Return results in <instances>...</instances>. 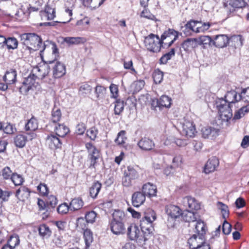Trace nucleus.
Instances as JSON below:
<instances>
[{"label": "nucleus", "mask_w": 249, "mask_h": 249, "mask_svg": "<svg viewBox=\"0 0 249 249\" xmlns=\"http://www.w3.org/2000/svg\"><path fill=\"white\" fill-rule=\"evenodd\" d=\"M20 41L22 45L21 52L25 54L36 51L42 53L47 46L46 43L42 42L40 36L35 33H25L21 35Z\"/></svg>", "instance_id": "nucleus-1"}, {"label": "nucleus", "mask_w": 249, "mask_h": 249, "mask_svg": "<svg viewBox=\"0 0 249 249\" xmlns=\"http://www.w3.org/2000/svg\"><path fill=\"white\" fill-rule=\"evenodd\" d=\"M156 218L155 212L151 209H148L142 213V216L140 222L141 229L142 233L145 234L149 239L153 234L154 230L153 222Z\"/></svg>", "instance_id": "nucleus-2"}, {"label": "nucleus", "mask_w": 249, "mask_h": 249, "mask_svg": "<svg viewBox=\"0 0 249 249\" xmlns=\"http://www.w3.org/2000/svg\"><path fill=\"white\" fill-rule=\"evenodd\" d=\"M214 105L218 111L222 121L228 123L232 117L231 105L223 98H217L215 100Z\"/></svg>", "instance_id": "nucleus-3"}, {"label": "nucleus", "mask_w": 249, "mask_h": 249, "mask_svg": "<svg viewBox=\"0 0 249 249\" xmlns=\"http://www.w3.org/2000/svg\"><path fill=\"white\" fill-rule=\"evenodd\" d=\"M127 236L131 240H135L140 246H143L149 239L145 234L142 233L139 227L135 224L130 225L127 228Z\"/></svg>", "instance_id": "nucleus-4"}, {"label": "nucleus", "mask_w": 249, "mask_h": 249, "mask_svg": "<svg viewBox=\"0 0 249 249\" xmlns=\"http://www.w3.org/2000/svg\"><path fill=\"white\" fill-rule=\"evenodd\" d=\"M211 25L212 24L209 22H204L201 20L191 19L185 24V27L198 34L205 33L209 29Z\"/></svg>", "instance_id": "nucleus-5"}, {"label": "nucleus", "mask_w": 249, "mask_h": 249, "mask_svg": "<svg viewBox=\"0 0 249 249\" xmlns=\"http://www.w3.org/2000/svg\"><path fill=\"white\" fill-rule=\"evenodd\" d=\"M145 45L147 49L153 52H159L162 45V42L158 35L150 34L144 39Z\"/></svg>", "instance_id": "nucleus-6"}, {"label": "nucleus", "mask_w": 249, "mask_h": 249, "mask_svg": "<svg viewBox=\"0 0 249 249\" xmlns=\"http://www.w3.org/2000/svg\"><path fill=\"white\" fill-rule=\"evenodd\" d=\"M180 127L181 134L187 137H193L196 133L193 122L185 118L180 122Z\"/></svg>", "instance_id": "nucleus-7"}, {"label": "nucleus", "mask_w": 249, "mask_h": 249, "mask_svg": "<svg viewBox=\"0 0 249 249\" xmlns=\"http://www.w3.org/2000/svg\"><path fill=\"white\" fill-rule=\"evenodd\" d=\"M86 147L88 151V160L90 161L89 168H95L97 160L100 157L99 151L90 142L86 144Z\"/></svg>", "instance_id": "nucleus-8"}, {"label": "nucleus", "mask_w": 249, "mask_h": 249, "mask_svg": "<svg viewBox=\"0 0 249 249\" xmlns=\"http://www.w3.org/2000/svg\"><path fill=\"white\" fill-rule=\"evenodd\" d=\"M48 62L50 65V69H52L53 78H59L66 74V66L63 63L55 60L49 61Z\"/></svg>", "instance_id": "nucleus-9"}, {"label": "nucleus", "mask_w": 249, "mask_h": 249, "mask_svg": "<svg viewBox=\"0 0 249 249\" xmlns=\"http://www.w3.org/2000/svg\"><path fill=\"white\" fill-rule=\"evenodd\" d=\"M36 136L34 132H30L27 135L19 134L17 135L14 139L15 145L19 148H22L25 145L28 140H32Z\"/></svg>", "instance_id": "nucleus-10"}, {"label": "nucleus", "mask_w": 249, "mask_h": 249, "mask_svg": "<svg viewBox=\"0 0 249 249\" xmlns=\"http://www.w3.org/2000/svg\"><path fill=\"white\" fill-rule=\"evenodd\" d=\"M50 66L47 64H43L34 67L32 72L36 78L40 79L45 78L50 72Z\"/></svg>", "instance_id": "nucleus-11"}, {"label": "nucleus", "mask_w": 249, "mask_h": 249, "mask_svg": "<svg viewBox=\"0 0 249 249\" xmlns=\"http://www.w3.org/2000/svg\"><path fill=\"white\" fill-rule=\"evenodd\" d=\"M178 33L177 31L174 29H169L167 31H165L161 36V40L162 43L163 41L167 39L169 42L168 43V47H170L175 40L178 38Z\"/></svg>", "instance_id": "nucleus-12"}, {"label": "nucleus", "mask_w": 249, "mask_h": 249, "mask_svg": "<svg viewBox=\"0 0 249 249\" xmlns=\"http://www.w3.org/2000/svg\"><path fill=\"white\" fill-rule=\"evenodd\" d=\"M182 205L189 210H197L200 208V206L196 199L189 196H187L182 198L181 200Z\"/></svg>", "instance_id": "nucleus-13"}, {"label": "nucleus", "mask_w": 249, "mask_h": 249, "mask_svg": "<svg viewBox=\"0 0 249 249\" xmlns=\"http://www.w3.org/2000/svg\"><path fill=\"white\" fill-rule=\"evenodd\" d=\"M219 164V160L215 157L209 159L205 164L203 171L206 174H209L214 171Z\"/></svg>", "instance_id": "nucleus-14"}, {"label": "nucleus", "mask_w": 249, "mask_h": 249, "mask_svg": "<svg viewBox=\"0 0 249 249\" xmlns=\"http://www.w3.org/2000/svg\"><path fill=\"white\" fill-rule=\"evenodd\" d=\"M229 42V38L226 35H218L214 36L213 41V45L217 48L226 47Z\"/></svg>", "instance_id": "nucleus-15"}, {"label": "nucleus", "mask_w": 249, "mask_h": 249, "mask_svg": "<svg viewBox=\"0 0 249 249\" xmlns=\"http://www.w3.org/2000/svg\"><path fill=\"white\" fill-rule=\"evenodd\" d=\"M205 243L204 236L196 234H194L188 241V243L191 249H196Z\"/></svg>", "instance_id": "nucleus-16"}, {"label": "nucleus", "mask_w": 249, "mask_h": 249, "mask_svg": "<svg viewBox=\"0 0 249 249\" xmlns=\"http://www.w3.org/2000/svg\"><path fill=\"white\" fill-rule=\"evenodd\" d=\"M109 226L111 231L114 234L119 235L124 233V223H123V222L111 220Z\"/></svg>", "instance_id": "nucleus-17"}, {"label": "nucleus", "mask_w": 249, "mask_h": 249, "mask_svg": "<svg viewBox=\"0 0 249 249\" xmlns=\"http://www.w3.org/2000/svg\"><path fill=\"white\" fill-rule=\"evenodd\" d=\"M138 145L142 150L149 151L155 146L154 142L152 140L147 137L142 138L138 142Z\"/></svg>", "instance_id": "nucleus-18"}, {"label": "nucleus", "mask_w": 249, "mask_h": 249, "mask_svg": "<svg viewBox=\"0 0 249 249\" xmlns=\"http://www.w3.org/2000/svg\"><path fill=\"white\" fill-rule=\"evenodd\" d=\"M132 204L134 207H138L142 205L145 200V196L141 192H136L132 196Z\"/></svg>", "instance_id": "nucleus-19"}, {"label": "nucleus", "mask_w": 249, "mask_h": 249, "mask_svg": "<svg viewBox=\"0 0 249 249\" xmlns=\"http://www.w3.org/2000/svg\"><path fill=\"white\" fill-rule=\"evenodd\" d=\"M166 213L170 218L173 219L179 217L182 213L178 207L173 205H168L166 207Z\"/></svg>", "instance_id": "nucleus-20"}, {"label": "nucleus", "mask_w": 249, "mask_h": 249, "mask_svg": "<svg viewBox=\"0 0 249 249\" xmlns=\"http://www.w3.org/2000/svg\"><path fill=\"white\" fill-rule=\"evenodd\" d=\"M201 132L202 137L205 139H213L219 134V129L212 127H204Z\"/></svg>", "instance_id": "nucleus-21"}, {"label": "nucleus", "mask_w": 249, "mask_h": 249, "mask_svg": "<svg viewBox=\"0 0 249 249\" xmlns=\"http://www.w3.org/2000/svg\"><path fill=\"white\" fill-rule=\"evenodd\" d=\"M157 190L156 186L149 182L143 184L142 187V193L149 197L156 196Z\"/></svg>", "instance_id": "nucleus-22"}, {"label": "nucleus", "mask_w": 249, "mask_h": 249, "mask_svg": "<svg viewBox=\"0 0 249 249\" xmlns=\"http://www.w3.org/2000/svg\"><path fill=\"white\" fill-rule=\"evenodd\" d=\"M223 98L231 105L236 102L242 100V95L240 93L238 95L237 93L233 90L228 91Z\"/></svg>", "instance_id": "nucleus-23"}, {"label": "nucleus", "mask_w": 249, "mask_h": 249, "mask_svg": "<svg viewBox=\"0 0 249 249\" xmlns=\"http://www.w3.org/2000/svg\"><path fill=\"white\" fill-rule=\"evenodd\" d=\"M47 142L49 147L52 149L60 148L62 146L61 140L54 135L48 136L46 139Z\"/></svg>", "instance_id": "nucleus-24"}, {"label": "nucleus", "mask_w": 249, "mask_h": 249, "mask_svg": "<svg viewBox=\"0 0 249 249\" xmlns=\"http://www.w3.org/2000/svg\"><path fill=\"white\" fill-rule=\"evenodd\" d=\"M52 126L56 135L59 137H64L69 132V128L64 124H57Z\"/></svg>", "instance_id": "nucleus-25"}, {"label": "nucleus", "mask_w": 249, "mask_h": 249, "mask_svg": "<svg viewBox=\"0 0 249 249\" xmlns=\"http://www.w3.org/2000/svg\"><path fill=\"white\" fill-rule=\"evenodd\" d=\"M17 71L15 70L10 69L6 71L3 77V81L7 84H12L16 81Z\"/></svg>", "instance_id": "nucleus-26"}, {"label": "nucleus", "mask_w": 249, "mask_h": 249, "mask_svg": "<svg viewBox=\"0 0 249 249\" xmlns=\"http://www.w3.org/2000/svg\"><path fill=\"white\" fill-rule=\"evenodd\" d=\"M30 195V191L29 189L25 186L20 187L17 190L16 193V196L22 201L28 199Z\"/></svg>", "instance_id": "nucleus-27"}, {"label": "nucleus", "mask_w": 249, "mask_h": 249, "mask_svg": "<svg viewBox=\"0 0 249 249\" xmlns=\"http://www.w3.org/2000/svg\"><path fill=\"white\" fill-rule=\"evenodd\" d=\"M197 42L196 38H187L182 42L181 47L184 51H188L196 48L197 46Z\"/></svg>", "instance_id": "nucleus-28"}, {"label": "nucleus", "mask_w": 249, "mask_h": 249, "mask_svg": "<svg viewBox=\"0 0 249 249\" xmlns=\"http://www.w3.org/2000/svg\"><path fill=\"white\" fill-rule=\"evenodd\" d=\"M243 39L241 35L233 36L229 38L228 44L234 48H240L243 45Z\"/></svg>", "instance_id": "nucleus-29"}, {"label": "nucleus", "mask_w": 249, "mask_h": 249, "mask_svg": "<svg viewBox=\"0 0 249 249\" xmlns=\"http://www.w3.org/2000/svg\"><path fill=\"white\" fill-rule=\"evenodd\" d=\"M111 220L124 223L126 220L125 214L123 211L115 210L112 213V219Z\"/></svg>", "instance_id": "nucleus-30"}, {"label": "nucleus", "mask_w": 249, "mask_h": 249, "mask_svg": "<svg viewBox=\"0 0 249 249\" xmlns=\"http://www.w3.org/2000/svg\"><path fill=\"white\" fill-rule=\"evenodd\" d=\"M61 117V113L60 109L59 108H54L53 109L52 112V119L49 123V124L47 125V127L52 126L55 124H57V123L59 122Z\"/></svg>", "instance_id": "nucleus-31"}, {"label": "nucleus", "mask_w": 249, "mask_h": 249, "mask_svg": "<svg viewBox=\"0 0 249 249\" xmlns=\"http://www.w3.org/2000/svg\"><path fill=\"white\" fill-rule=\"evenodd\" d=\"M83 205L84 202L81 198H74L70 203V211H78L81 209Z\"/></svg>", "instance_id": "nucleus-32"}, {"label": "nucleus", "mask_w": 249, "mask_h": 249, "mask_svg": "<svg viewBox=\"0 0 249 249\" xmlns=\"http://www.w3.org/2000/svg\"><path fill=\"white\" fill-rule=\"evenodd\" d=\"M63 41L69 45H77L84 43L86 41V39L81 37H66L63 38Z\"/></svg>", "instance_id": "nucleus-33"}, {"label": "nucleus", "mask_w": 249, "mask_h": 249, "mask_svg": "<svg viewBox=\"0 0 249 249\" xmlns=\"http://www.w3.org/2000/svg\"><path fill=\"white\" fill-rule=\"evenodd\" d=\"M192 211L187 210L181 213V216L185 222L190 223L196 221L195 214Z\"/></svg>", "instance_id": "nucleus-34"}, {"label": "nucleus", "mask_w": 249, "mask_h": 249, "mask_svg": "<svg viewBox=\"0 0 249 249\" xmlns=\"http://www.w3.org/2000/svg\"><path fill=\"white\" fill-rule=\"evenodd\" d=\"M38 230L39 235L43 238H49L52 234V231L49 227L45 224L40 225Z\"/></svg>", "instance_id": "nucleus-35"}, {"label": "nucleus", "mask_w": 249, "mask_h": 249, "mask_svg": "<svg viewBox=\"0 0 249 249\" xmlns=\"http://www.w3.org/2000/svg\"><path fill=\"white\" fill-rule=\"evenodd\" d=\"M38 127L37 120L35 117H32L26 124L25 128L26 131H31L34 132Z\"/></svg>", "instance_id": "nucleus-36"}, {"label": "nucleus", "mask_w": 249, "mask_h": 249, "mask_svg": "<svg viewBox=\"0 0 249 249\" xmlns=\"http://www.w3.org/2000/svg\"><path fill=\"white\" fill-rule=\"evenodd\" d=\"M195 224V228L197 232V235L204 236V234L206 232V225L204 222L201 220H196Z\"/></svg>", "instance_id": "nucleus-37"}, {"label": "nucleus", "mask_w": 249, "mask_h": 249, "mask_svg": "<svg viewBox=\"0 0 249 249\" xmlns=\"http://www.w3.org/2000/svg\"><path fill=\"white\" fill-rule=\"evenodd\" d=\"M102 184L98 181H96L92 185L89 189L90 196L93 198H95L97 196L99 191L101 190Z\"/></svg>", "instance_id": "nucleus-38"}, {"label": "nucleus", "mask_w": 249, "mask_h": 249, "mask_svg": "<svg viewBox=\"0 0 249 249\" xmlns=\"http://www.w3.org/2000/svg\"><path fill=\"white\" fill-rule=\"evenodd\" d=\"M157 104L160 107H169L171 104V99L166 95H162L158 100Z\"/></svg>", "instance_id": "nucleus-39"}, {"label": "nucleus", "mask_w": 249, "mask_h": 249, "mask_svg": "<svg viewBox=\"0 0 249 249\" xmlns=\"http://www.w3.org/2000/svg\"><path fill=\"white\" fill-rule=\"evenodd\" d=\"M18 45V41L15 37H8L6 38L5 46L8 50L16 49Z\"/></svg>", "instance_id": "nucleus-40"}, {"label": "nucleus", "mask_w": 249, "mask_h": 249, "mask_svg": "<svg viewBox=\"0 0 249 249\" xmlns=\"http://www.w3.org/2000/svg\"><path fill=\"white\" fill-rule=\"evenodd\" d=\"M217 207L221 211L223 218L226 219L229 216V211L227 205L221 202L217 203Z\"/></svg>", "instance_id": "nucleus-41"}, {"label": "nucleus", "mask_w": 249, "mask_h": 249, "mask_svg": "<svg viewBox=\"0 0 249 249\" xmlns=\"http://www.w3.org/2000/svg\"><path fill=\"white\" fill-rule=\"evenodd\" d=\"M19 236L17 234H13L10 236L7 244L14 249L19 245Z\"/></svg>", "instance_id": "nucleus-42"}, {"label": "nucleus", "mask_w": 249, "mask_h": 249, "mask_svg": "<svg viewBox=\"0 0 249 249\" xmlns=\"http://www.w3.org/2000/svg\"><path fill=\"white\" fill-rule=\"evenodd\" d=\"M55 12L54 8L51 7L50 5H47L45 8L44 14L45 16L47 17L48 20L53 19L55 17Z\"/></svg>", "instance_id": "nucleus-43"}, {"label": "nucleus", "mask_w": 249, "mask_h": 249, "mask_svg": "<svg viewBox=\"0 0 249 249\" xmlns=\"http://www.w3.org/2000/svg\"><path fill=\"white\" fill-rule=\"evenodd\" d=\"M175 54V50L174 48L171 49L170 51L165 54H164L160 59V63L165 64H166L168 60H170L171 58Z\"/></svg>", "instance_id": "nucleus-44"}, {"label": "nucleus", "mask_w": 249, "mask_h": 249, "mask_svg": "<svg viewBox=\"0 0 249 249\" xmlns=\"http://www.w3.org/2000/svg\"><path fill=\"white\" fill-rule=\"evenodd\" d=\"M249 111V106L243 107L241 108L239 110L235 112L233 117V120H238L241 118L245 115V113Z\"/></svg>", "instance_id": "nucleus-45"}, {"label": "nucleus", "mask_w": 249, "mask_h": 249, "mask_svg": "<svg viewBox=\"0 0 249 249\" xmlns=\"http://www.w3.org/2000/svg\"><path fill=\"white\" fill-rule=\"evenodd\" d=\"M84 231V237L86 246L87 247H89L93 240L92 234L90 231L88 229Z\"/></svg>", "instance_id": "nucleus-46"}, {"label": "nucleus", "mask_w": 249, "mask_h": 249, "mask_svg": "<svg viewBox=\"0 0 249 249\" xmlns=\"http://www.w3.org/2000/svg\"><path fill=\"white\" fill-rule=\"evenodd\" d=\"M106 89L100 85H98L95 89V93L98 99L103 98L106 93Z\"/></svg>", "instance_id": "nucleus-47"}, {"label": "nucleus", "mask_w": 249, "mask_h": 249, "mask_svg": "<svg viewBox=\"0 0 249 249\" xmlns=\"http://www.w3.org/2000/svg\"><path fill=\"white\" fill-rule=\"evenodd\" d=\"M11 179L16 186L21 185L24 181V179L22 176L17 173L12 174Z\"/></svg>", "instance_id": "nucleus-48"}, {"label": "nucleus", "mask_w": 249, "mask_h": 249, "mask_svg": "<svg viewBox=\"0 0 249 249\" xmlns=\"http://www.w3.org/2000/svg\"><path fill=\"white\" fill-rule=\"evenodd\" d=\"M46 202L49 211H51V209L54 208L57 204V198L55 196L51 195L48 198Z\"/></svg>", "instance_id": "nucleus-49"}, {"label": "nucleus", "mask_w": 249, "mask_h": 249, "mask_svg": "<svg viewBox=\"0 0 249 249\" xmlns=\"http://www.w3.org/2000/svg\"><path fill=\"white\" fill-rule=\"evenodd\" d=\"M125 132L124 130L121 131L117 135V137L115 140V142L118 145H123L125 143L126 138L125 136Z\"/></svg>", "instance_id": "nucleus-50"}, {"label": "nucleus", "mask_w": 249, "mask_h": 249, "mask_svg": "<svg viewBox=\"0 0 249 249\" xmlns=\"http://www.w3.org/2000/svg\"><path fill=\"white\" fill-rule=\"evenodd\" d=\"M163 73L160 71L156 70L153 74V78L154 82L156 84H160L163 79Z\"/></svg>", "instance_id": "nucleus-51"}, {"label": "nucleus", "mask_w": 249, "mask_h": 249, "mask_svg": "<svg viewBox=\"0 0 249 249\" xmlns=\"http://www.w3.org/2000/svg\"><path fill=\"white\" fill-rule=\"evenodd\" d=\"M88 222L86 219L83 217H79L76 220V226L78 228L82 230L87 229V225Z\"/></svg>", "instance_id": "nucleus-52"}, {"label": "nucleus", "mask_w": 249, "mask_h": 249, "mask_svg": "<svg viewBox=\"0 0 249 249\" xmlns=\"http://www.w3.org/2000/svg\"><path fill=\"white\" fill-rule=\"evenodd\" d=\"M69 210H70V205H68L65 202L59 205L57 208V212L61 214H66Z\"/></svg>", "instance_id": "nucleus-53"}, {"label": "nucleus", "mask_w": 249, "mask_h": 249, "mask_svg": "<svg viewBox=\"0 0 249 249\" xmlns=\"http://www.w3.org/2000/svg\"><path fill=\"white\" fill-rule=\"evenodd\" d=\"M213 39L208 36H200L198 39L199 44L209 45L213 44Z\"/></svg>", "instance_id": "nucleus-54"}, {"label": "nucleus", "mask_w": 249, "mask_h": 249, "mask_svg": "<svg viewBox=\"0 0 249 249\" xmlns=\"http://www.w3.org/2000/svg\"><path fill=\"white\" fill-rule=\"evenodd\" d=\"M124 109L123 101L117 100L114 107V113L116 115H120Z\"/></svg>", "instance_id": "nucleus-55"}, {"label": "nucleus", "mask_w": 249, "mask_h": 249, "mask_svg": "<svg viewBox=\"0 0 249 249\" xmlns=\"http://www.w3.org/2000/svg\"><path fill=\"white\" fill-rule=\"evenodd\" d=\"M96 216V213L93 211H91L89 212H87L86 213L85 218L88 222V223H93V222H95Z\"/></svg>", "instance_id": "nucleus-56"}, {"label": "nucleus", "mask_w": 249, "mask_h": 249, "mask_svg": "<svg viewBox=\"0 0 249 249\" xmlns=\"http://www.w3.org/2000/svg\"><path fill=\"white\" fill-rule=\"evenodd\" d=\"M124 173L133 180L137 178L139 176L137 172L130 166L127 167V170Z\"/></svg>", "instance_id": "nucleus-57"}, {"label": "nucleus", "mask_w": 249, "mask_h": 249, "mask_svg": "<svg viewBox=\"0 0 249 249\" xmlns=\"http://www.w3.org/2000/svg\"><path fill=\"white\" fill-rule=\"evenodd\" d=\"M36 76L35 74H30L27 78H26L22 84H26L28 86H30V88H32V86L34 84L35 82Z\"/></svg>", "instance_id": "nucleus-58"}, {"label": "nucleus", "mask_w": 249, "mask_h": 249, "mask_svg": "<svg viewBox=\"0 0 249 249\" xmlns=\"http://www.w3.org/2000/svg\"><path fill=\"white\" fill-rule=\"evenodd\" d=\"M222 232L225 235L229 234L231 231V225L226 220L222 226Z\"/></svg>", "instance_id": "nucleus-59"}, {"label": "nucleus", "mask_w": 249, "mask_h": 249, "mask_svg": "<svg viewBox=\"0 0 249 249\" xmlns=\"http://www.w3.org/2000/svg\"><path fill=\"white\" fill-rule=\"evenodd\" d=\"M2 130H3L5 133L7 134H12L16 131V128L15 126L10 123H8L5 126H3Z\"/></svg>", "instance_id": "nucleus-60"}, {"label": "nucleus", "mask_w": 249, "mask_h": 249, "mask_svg": "<svg viewBox=\"0 0 249 249\" xmlns=\"http://www.w3.org/2000/svg\"><path fill=\"white\" fill-rule=\"evenodd\" d=\"M98 130L95 127H92L90 128L87 131V135L89 137L91 140H94L98 134Z\"/></svg>", "instance_id": "nucleus-61"}, {"label": "nucleus", "mask_w": 249, "mask_h": 249, "mask_svg": "<svg viewBox=\"0 0 249 249\" xmlns=\"http://www.w3.org/2000/svg\"><path fill=\"white\" fill-rule=\"evenodd\" d=\"M12 195V192L8 191H3L0 188V199L3 202L8 201L10 196Z\"/></svg>", "instance_id": "nucleus-62"}, {"label": "nucleus", "mask_w": 249, "mask_h": 249, "mask_svg": "<svg viewBox=\"0 0 249 249\" xmlns=\"http://www.w3.org/2000/svg\"><path fill=\"white\" fill-rule=\"evenodd\" d=\"M182 162V157L180 155H178L174 157L172 160V167L174 168L179 167Z\"/></svg>", "instance_id": "nucleus-63"}, {"label": "nucleus", "mask_w": 249, "mask_h": 249, "mask_svg": "<svg viewBox=\"0 0 249 249\" xmlns=\"http://www.w3.org/2000/svg\"><path fill=\"white\" fill-rule=\"evenodd\" d=\"M37 190L42 195L45 196L49 193V189L46 184L45 183H40L37 187Z\"/></svg>", "instance_id": "nucleus-64"}]
</instances>
